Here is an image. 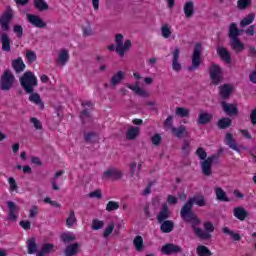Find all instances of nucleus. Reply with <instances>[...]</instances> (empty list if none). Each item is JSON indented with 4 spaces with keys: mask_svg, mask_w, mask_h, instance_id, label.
<instances>
[{
    "mask_svg": "<svg viewBox=\"0 0 256 256\" xmlns=\"http://www.w3.org/2000/svg\"><path fill=\"white\" fill-rule=\"evenodd\" d=\"M211 119H213V115L207 112H200L198 117V125H207V123L211 122Z\"/></svg>",
    "mask_w": 256,
    "mask_h": 256,
    "instance_id": "32",
    "label": "nucleus"
},
{
    "mask_svg": "<svg viewBox=\"0 0 256 256\" xmlns=\"http://www.w3.org/2000/svg\"><path fill=\"white\" fill-rule=\"evenodd\" d=\"M9 185H10V191H15L17 193V189L19 187L17 186V182L15 181V178L11 177L8 179Z\"/></svg>",
    "mask_w": 256,
    "mask_h": 256,
    "instance_id": "60",
    "label": "nucleus"
},
{
    "mask_svg": "<svg viewBox=\"0 0 256 256\" xmlns=\"http://www.w3.org/2000/svg\"><path fill=\"white\" fill-rule=\"evenodd\" d=\"M161 33H162V37H164V39H169V37H171V25L165 23L161 26Z\"/></svg>",
    "mask_w": 256,
    "mask_h": 256,
    "instance_id": "43",
    "label": "nucleus"
},
{
    "mask_svg": "<svg viewBox=\"0 0 256 256\" xmlns=\"http://www.w3.org/2000/svg\"><path fill=\"white\" fill-rule=\"evenodd\" d=\"M26 58L28 59V63H35V61H37V54L31 50H28L26 52Z\"/></svg>",
    "mask_w": 256,
    "mask_h": 256,
    "instance_id": "55",
    "label": "nucleus"
},
{
    "mask_svg": "<svg viewBox=\"0 0 256 256\" xmlns=\"http://www.w3.org/2000/svg\"><path fill=\"white\" fill-rule=\"evenodd\" d=\"M30 123H32L33 127L37 130V131H41V129H43V124L41 123V121L35 117L30 118Z\"/></svg>",
    "mask_w": 256,
    "mask_h": 256,
    "instance_id": "52",
    "label": "nucleus"
},
{
    "mask_svg": "<svg viewBox=\"0 0 256 256\" xmlns=\"http://www.w3.org/2000/svg\"><path fill=\"white\" fill-rule=\"evenodd\" d=\"M115 44H116V53H118L120 57H125V53H127V51H129V49H131L132 47L131 40L127 39L123 41L122 34H116Z\"/></svg>",
    "mask_w": 256,
    "mask_h": 256,
    "instance_id": "5",
    "label": "nucleus"
},
{
    "mask_svg": "<svg viewBox=\"0 0 256 256\" xmlns=\"http://www.w3.org/2000/svg\"><path fill=\"white\" fill-rule=\"evenodd\" d=\"M221 105L226 115H229L230 117H233V115H239V108L237 107L236 104L222 102Z\"/></svg>",
    "mask_w": 256,
    "mask_h": 256,
    "instance_id": "16",
    "label": "nucleus"
},
{
    "mask_svg": "<svg viewBox=\"0 0 256 256\" xmlns=\"http://www.w3.org/2000/svg\"><path fill=\"white\" fill-rule=\"evenodd\" d=\"M184 14L187 19H191L195 14V4L191 1L186 2L184 5Z\"/></svg>",
    "mask_w": 256,
    "mask_h": 256,
    "instance_id": "29",
    "label": "nucleus"
},
{
    "mask_svg": "<svg viewBox=\"0 0 256 256\" xmlns=\"http://www.w3.org/2000/svg\"><path fill=\"white\" fill-rule=\"evenodd\" d=\"M126 87L131 91H133L135 95H138V97H143V99H147L151 97V94L149 93V91H147L145 88H141V85L139 84V82H136L134 85L126 84Z\"/></svg>",
    "mask_w": 256,
    "mask_h": 256,
    "instance_id": "11",
    "label": "nucleus"
},
{
    "mask_svg": "<svg viewBox=\"0 0 256 256\" xmlns=\"http://www.w3.org/2000/svg\"><path fill=\"white\" fill-rule=\"evenodd\" d=\"M114 229H115V224L113 222L108 224V226L105 228V230L103 232L104 239H107V237H109V235H111V233H113Z\"/></svg>",
    "mask_w": 256,
    "mask_h": 256,
    "instance_id": "51",
    "label": "nucleus"
},
{
    "mask_svg": "<svg viewBox=\"0 0 256 256\" xmlns=\"http://www.w3.org/2000/svg\"><path fill=\"white\" fill-rule=\"evenodd\" d=\"M233 215L239 221H245L249 217V212L243 207H236L233 209Z\"/></svg>",
    "mask_w": 256,
    "mask_h": 256,
    "instance_id": "21",
    "label": "nucleus"
},
{
    "mask_svg": "<svg viewBox=\"0 0 256 256\" xmlns=\"http://www.w3.org/2000/svg\"><path fill=\"white\" fill-rule=\"evenodd\" d=\"M88 197H90V199H103V194L101 193V190H95L90 192Z\"/></svg>",
    "mask_w": 256,
    "mask_h": 256,
    "instance_id": "58",
    "label": "nucleus"
},
{
    "mask_svg": "<svg viewBox=\"0 0 256 256\" xmlns=\"http://www.w3.org/2000/svg\"><path fill=\"white\" fill-rule=\"evenodd\" d=\"M61 239L64 243H71V241H75L76 237L72 233H64L62 234Z\"/></svg>",
    "mask_w": 256,
    "mask_h": 256,
    "instance_id": "53",
    "label": "nucleus"
},
{
    "mask_svg": "<svg viewBox=\"0 0 256 256\" xmlns=\"http://www.w3.org/2000/svg\"><path fill=\"white\" fill-rule=\"evenodd\" d=\"M199 222V224L193 226V221H185V223H190L196 237H199V239H211V233L215 231V226H213V223L209 221L204 222L203 230L199 227V225H201V219H199Z\"/></svg>",
    "mask_w": 256,
    "mask_h": 256,
    "instance_id": "2",
    "label": "nucleus"
},
{
    "mask_svg": "<svg viewBox=\"0 0 256 256\" xmlns=\"http://www.w3.org/2000/svg\"><path fill=\"white\" fill-rule=\"evenodd\" d=\"M166 219H169V207L167 204L162 205V209L157 216L158 223H163Z\"/></svg>",
    "mask_w": 256,
    "mask_h": 256,
    "instance_id": "30",
    "label": "nucleus"
},
{
    "mask_svg": "<svg viewBox=\"0 0 256 256\" xmlns=\"http://www.w3.org/2000/svg\"><path fill=\"white\" fill-rule=\"evenodd\" d=\"M37 215H39V206L33 205L29 210V217L30 219H34V217H37Z\"/></svg>",
    "mask_w": 256,
    "mask_h": 256,
    "instance_id": "59",
    "label": "nucleus"
},
{
    "mask_svg": "<svg viewBox=\"0 0 256 256\" xmlns=\"http://www.w3.org/2000/svg\"><path fill=\"white\" fill-rule=\"evenodd\" d=\"M230 47L235 53H241L245 49V44L239 38H232L230 39Z\"/></svg>",
    "mask_w": 256,
    "mask_h": 256,
    "instance_id": "23",
    "label": "nucleus"
},
{
    "mask_svg": "<svg viewBox=\"0 0 256 256\" xmlns=\"http://www.w3.org/2000/svg\"><path fill=\"white\" fill-rule=\"evenodd\" d=\"M210 79L213 85H219L223 80V69L219 65L213 63L209 68Z\"/></svg>",
    "mask_w": 256,
    "mask_h": 256,
    "instance_id": "7",
    "label": "nucleus"
},
{
    "mask_svg": "<svg viewBox=\"0 0 256 256\" xmlns=\"http://www.w3.org/2000/svg\"><path fill=\"white\" fill-rule=\"evenodd\" d=\"M27 249L29 255H33V253H37V243L35 242V238H30L27 241Z\"/></svg>",
    "mask_w": 256,
    "mask_h": 256,
    "instance_id": "42",
    "label": "nucleus"
},
{
    "mask_svg": "<svg viewBox=\"0 0 256 256\" xmlns=\"http://www.w3.org/2000/svg\"><path fill=\"white\" fill-rule=\"evenodd\" d=\"M68 62H69V50L61 49L58 52V57L56 59V65L58 67H65V65H67Z\"/></svg>",
    "mask_w": 256,
    "mask_h": 256,
    "instance_id": "14",
    "label": "nucleus"
},
{
    "mask_svg": "<svg viewBox=\"0 0 256 256\" xmlns=\"http://www.w3.org/2000/svg\"><path fill=\"white\" fill-rule=\"evenodd\" d=\"M66 225L67 227H73L74 225H77V217L75 216L74 210H70L68 218L66 219Z\"/></svg>",
    "mask_w": 256,
    "mask_h": 256,
    "instance_id": "38",
    "label": "nucleus"
},
{
    "mask_svg": "<svg viewBox=\"0 0 256 256\" xmlns=\"http://www.w3.org/2000/svg\"><path fill=\"white\" fill-rule=\"evenodd\" d=\"M243 33V30H240L237 27V24L235 22L231 23L229 26V38L230 39H238L239 35Z\"/></svg>",
    "mask_w": 256,
    "mask_h": 256,
    "instance_id": "27",
    "label": "nucleus"
},
{
    "mask_svg": "<svg viewBox=\"0 0 256 256\" xmlns=\"http://www.w3.org/2000/svg\"><path fill=\"white\" fill-rule=\"evenodd\" d=\"M161 141H162L161 134H155L151 138L152 145H155V147H159L161 145Z\"/></svg>",
    "mask_w": 256,
    "mask_h": 256,
    "instance_id": "57",
    "label": "nucleus"
},
{
    "mask_svg": "<svg viewBox=\"0 0 256 256\" xmlns=\"http://www.w3.org/2000/svg\"><path fill=\"white\" fill-rule=\"evenodd\" d=\"M20 226L22 229H25L26 231L31 229V222L29 221H20Z\"/></svg>",
    "mask_w": 256,
    "mask_h": 256,
    "instance_id": "64",
    "label": "nucleus"
},
{
    "mask_svg": "<svg viewBox=\"0 0 256 256\" xmlns=\"http://www.w3.org/2000/svg\"><path fill=\"white\" fill-rule=\"evenodd\" d=\"M20 85L26 93H33L38 85L37 76L31 71L25 72L20 78Z\"/></svg>",
    "mask_w": 256,
    "mask_h": 256,
    "instance_id": "3",
    "label": "nucleus"
},
{
    "mask_svg": "<svg viewBox=\"0 0 256 256\" xmlns=\"http://www.w3.org/2000/svg\"><path fill=\"white\" fill-rule=\"evenodd\" d=\"M217 53H218L219 57H221V59L223 61H225V63H231V54L229 53L228 50H226V48L218 47Z\"/></svg>",
    "mask_w": 256,
    "mask_h": 256,
    "instance_id": "31",
    "label": "nucleus"
},
{
    "mask_svg": "<svg viewBox=\"0 0 256 256\" xmlns=\"http://www.w3.org/2000/svg\"><path fill=\"white\" fill-rule=\"evenodd\" d=\"M172 135L174 137H177L178 139H183V137H189V132L187 131V127L181 125L178 128H172L171 131Z\"/></svg>",
    "mask_w": 256,
    "mask_h": 256,
    "instance_id": "20",
    "label": "nucleus"
},
{
    "mask_svg": "<svg viewBox=\"0 0 256 256\" xmlns=\"http://www.w3.org/2000/svg\"><path fill=\"white\" fill-rule=\"evenodd\" d=\"M26 19L30 25L37 27L38 29H45L47 27V23L43 21L38 15L35 14H27Z\"/></svg>",
    "mask_w": 256,
    "mask_h": 256,
    "instance_id": "12",
    "label": "nucleus"
},
{
    "mask_svg": "<svg viewBox=\"0 0 256 256\" xmlns=\"http://www.w3.org/2000/svg\"><path fill=\"white\" fill-rule=\"evenodd\" d=\"M237 7L240 11H245L247 7H251V0H238Z\"/></svg>",
    "mask_w": 256,
    "mask_h": 256,
    "instance_id": "45",
    "label": "nucleus"
},
{
    "mask_svg": "<svg viewBox=\"0 0 256 256\" xmlns=\"http://www.w3.org/2000/svg\"><path fill=\"white\" fill-rule=\"evenodd\" d=\"M34 7L38 11H47L49 9V4L45 0H34Z\"/></svg>",
    "mask_w": 256,
    "mask_h": 256,
    "instance_id": "40",
    "label": "nucleus"
},
{
    "mask_svg": "<svg viewBox=\"0 0 256 256\" xmlns=\"http://www.w3.org/2000/svg\"><path fill=\"white\" fill-rule=\"evenodd\" d=\"M223 233H225V235H229V237H231V239L233 241H241V235H239V233H236L235 231L229 229L228 227H224L222 229Z\"/></svg>",
    "mask_w": 256,
    "mask_h": 256,
    "instance_id": "36",
    "label": "nucleus"
},
{
    "mask_svg": "<svg viewBox=\"0 0 256 256\" xmlns=\"http://www.w3.org/2000/svg\"><path fill=\"white\" fill-rule=\"evenodd\" d=\"M215 194H216V199H218V201H225V202L229 201V198H227V193H225V191L222 188L216 187Z\"/></svg>",
    "mask_w": 256,
    "mask_h": 256,
    "instance_id": "37",
    "label": "nucleus"
},
{
    "mask_svg": "<svg viewBox=\"0 0 256 256\" xmlns=\"http://www.w3.org/2000/svg\"><path fill=\"white\" fill-rule=\"evenodd\" d=\"M193 205H198V207H205V205H207L205 196L195 195L188 198L187 202L182 206L180 210V217H182L183 221H192L193 227H195V225H199L200 222L199 217H197L195 212H193Z\"/></svg>",
    "mask_w": 256,
    "mask_h": 256,
    "instance_id": "1",
    "label": "nucleus"
},
{
    "mask_svg": "<svg viewBox=\"0 0 256 256\" xmlns=\"http://www.w3.org/2000/svg\"><path fill=\"white\" fill-rule=\"evenodd\" d=\"M201 53H203V45L196 43L192 54V65L188 67V71H195L201 65Z\"/></svg>",
    "mask_w": 256,
    "mask_h": 256,
    "instance_id": "6",
    "label": "nucleus"
},
{
    "mask_svg": "<svg viewBox=\"0 0 256 256\" xmlns=\"http://www.w3.org/2000/svg\"><path fill=\"white\" fill-rule=\"evenodd\" d=\"M29 101H31V103H34L35 105H38L40 109H45V104H43V100H41V95H39V93H30Z\"/></svg>",
    "mask_w": 256,
    "mask_h": 256,
    "instance_id": "28",
    "label": "nucleus"
},
{
    "mask_svg": "<svg viewBox=\"0 0 256 256\" xmlns=\"http://www.w3.org/2000/svg\"><path fill=\"white\" fill-rule=\"evenodd\" d=\"M105 227V222L99 220V219H94L92 221V229L94 231H99V229H103Z\"/></svg>",
    "mask_w": 256,
    "mask_h": 256,
    "instance_id": "48",
    "label": "nucleus"
},
{
    "mask_svg": "<svg viewBox=\"0 0 256 256\" xmlns=\"http://www.w3.org/2000/svg\"><path fill=\"white\" fill-rule=\"evenodd\" d=\"M119 209V203L115 201H109L106 205V211L111 213V211H117Z\"/></svg>",
    "mask_w": 256,
    "mask_h": 256,
    "instance_id": "50",
    "label": "nucleus"
},
{
    "mask_svg": "<svg viewBox=\"0 0 256 256\" xmlns=\"http://www.w3.org/2000/svg\"><path fill=\"white\" fill-rule=\"evenodd\" d=\"M12 69H14L15 73H23L25 71V63L23 62V58L19 57L13 60Z\"/></svg>",
    "mask_w": 256,
    "mask_h": 256,
    "instance_id": "26",
    "label": "nucleus"
},
{
    "mask_svg": "<svg viewBox=\"0 0 256 256\" xmlns=\"http://www.w3.org/2000/svg\"><path fill=\"white\" fill-rule=\"evenodd\" d=\"M225 143H226V145H228V147H230V149H233V151H237V153L241 152V149L239 148L237 141H235L233 134H231V133L226 134Z\"/></svg>",
    "mask_w": 256,
    "mask_h": 256,
    "instance_id": "19",
    "label": "nucleus"
},
{
    "mask_svg": "<svg viewBox=\"0 0 256 256\" xmlns=\"http://www.w3.org/2000/svg\"><path fill=\"white\" fill-rule=\"evenodd\" d=\"M167 202L169 203V205H177V203L179 202V198L173 195H168Z\"/></svg>",
    "mask_w": 256,
    "mask_h": 256,
    "instance_id": "63",
    "label": "nucleus"
},
{
    "mask_svg": "<svg viewBox=\"0 0 256 256\" xmlns=\"http://www.w3.org/2000/svg\"><path fill=\"white\" fill-rule=\"evenodd\" d=\"M42 251L46 255L49 254V253H53V251H55V245H53V244H44L42 246Z\"/></svg>",
    "mask_w": 256,
    "mask_h": 256,
    "instance_id": "56",
    "label": "nucleus"
},
{
    "mask_svg": "<svg viewBox=\"0 0 256 256\" xmlns=\"http://www.w3.org/2000/svg\"><path fill=\"white\" fill-rule=\"evenodd\" d=\"M13 32L17 35L18 39H21L23 37V26L19 24L14 25Z\"/></svg>",
    "mask_w": 256,
    "mask_h": 256,
    "instance_id": "54",
    "label": "nucleus"
},
{
    "mask_svg": "<svg viewBox=\"0 0 256 256\" xmlns=\"http://www.w3.org/2000/svg\"><path fill=\"white\" fill-rule=\"evenodd\" d=\"M14 13L11 7H8L0 18V25L3 31H9V24L13 19Z\"/></svg>",
    "mask_w": 256,
    "mask_h": 256,
    "instance_id": "9",
    "label": "nucleus"
},
{
    "mask_svg": "<svg viewBox=\"0 0 256 256\" xmlns=\"http://www.w3.org/2000/svg\"><path fill=\"white\" fill-rule=\"evenodd\" d=\"M78 252H79V243L70 244L65 249L66 256L77 255Z\"/></svg>",
    "mask_w": 256,
    "mask_h": 256,
    "instance_id": "34",
    "label": "nucleus"
},
{
    "mask_svg": "<svg viewBox=\"0 0 256 256\" xmlns=\"http://www.w3.org/2000/svg\"><path fill=\"white\" fill-rule=\"evenodd\" d=\"M196 155H198V157L200 159H202L203 161H205V159H207V152L203 148H198L196 150Z\"/></svg>",
    "mask_w": 256,
    "mask_h": 256,
    "instance_id": "61",
    "label": "nucleus"
},
{
    "mask_svg": "<svg viewBox=\"0 0 256 256\" xmlns=\"http://www.w3.org/2000/svg\"><path fill=\"white\" fill-rule=\"evenodd\" d=\"M181 53V50L179 48H175L172 52V69L176 73H179L183 67L181 66V63H179V55Z\"/></svg>",
    "mask_w": 256,
    "mask_h": 256,
    "instance_id": "15",
    "label": "nucleus"
},
{
    "mask_svg": "<svg viewBox=\"0 0 256 256\" xmlns=\"http://www.w3.org/2000/svg\"><path fill=\"white\" fill-rule=\"evenodd\" d=\"M219 129H227V127H231V120L229 118H222L218 122Z\"/></svg>",
    "mask_w": 256,
    "mask_h": 256,
    "instance_id": "47",
    "label": "nucleus"
},
{
    "mask_svg": "<svg viewBox=\"0 0 256 256\" xmlns=\"http://www.w3.org/2000/svg\"><path fill=\"white\" fill-rule=\"evenodd\" d=\"M231 91H233V86L229 84H224L220 87V95L223 97V99L229 98V95H231Z\"/></svg>",
    "mask_w": 256,
    "mask_h": 256,
    "instance_id": "35",
    "label": "nucleus"
},
{
    "mask_svg": "<svg viewBox=\"0 0 256 256\" xmlns=\"http://www.w3.org/2000/svg\"><path fill=\"white\" fill-rule=\"evenodd\" d=\"M183 250L181 249L180 246H177L175 244H165L162 249L161 252L163 253V255H173L175 253H181Z\"/></svg>",
    "mask_w": 256,
    "mask_h": 256,
    "instance_id": "17",
    "label": "nucleus"
},
{
    "mask_svg": "<svg viewBox=\"0 0 256 256\" xmlns=\"http://www.w3.org/2000/svg\"><path fill=\"white\" fill-rule=\"evenodd\" d=\"M15 85V75L11 70H6L0 77V90L9 91Z\"/></svg>",
    "mask_w": 256,
    "mask_h": 256,
    "instance_id": "4",
    "label": "nucleus"
},
{
    "mask_svg": "<svg viewBox=\"0 0 256 256\" xmlns=\"http://www.w3.org/2000/svg\"><path fill=\"white\" fill-rule=\"evenodd\" d=\"M182 151L187 155L189 154V151H191V144L189 141L184 140L183 145H182Z\"/></svg>",
    "mask_w": 256,
    "mask_h": 256,
    "instance_id": "62",
    "label": "nucleus"
},
{
    "mask_svg": "<svg viewBox=\"0 0 256 256\" xmlns=\"http://www.w3.org/2000/svg\"><path fill=\"white\" fill-rule=\"evenodd\" d=\"M133 245L136 249V251L141 252L143 249H145V245L143 244V237L136 236L133 240Z\"/></svg>",
    "mask_w": 256,
    "mask_h": 256,
    "instance_id": "39",
    "label": "nucleus"
},
{
    "mask_svg": "<svg viewBox=\"0 0 256 256\" xmlns=\"http://www.w3.org/2000/svg\"><path fill=\"white\" fill-rule=\"evenodd\" d=\"M164 129H166V131H173V129H175L173 126V116H168L164 121Z\"/></svg>",
    "mask_w": 256,
    "mask_h": 256,
    "instance_id": "46",
    "label": "nucleus"
},
{
    "mask_svg": "<svg viewBox=\"0 0 256 256\" xmlns=\"http://www.w3.org/2000/svg\"><path fill=\"white\" fill-rule=\"evenodd\" d=\"M130 175L131 177H136L139 179V173L141 172V169H143V161H140L137 165V162H131L130 165Z\"/></svg>",
    "mask_w": 256,
    "mask_h": 256,
    "instance_id": "24",
    "label": "nucleus"
},
{
    "mask_svg": "<svg viewBox=\"0 0 256 256\" xmlns=\"http://www.w3.org/2000/svg\"><path fill=\"white\" fill-rule=\"evenodd\" d=\"M140 133L141 129L139 127L131 126L126 132V139H128V141H135V139L139 137Z\"/></svg>",
    "mask_w": 256,
    "mask_h": 256,
    "instance_id": "22",
    "label": "nucleus"
},
{
    "mask_svg": "<svg viewBox=\"0 0 256 256\" xmlns=\"http://www.w3.org/2000/svg\"><path fill=\"white\" fill-rule=\"evenodd\" d=\"M255 21V13L248 14L244 19L240 22V27H247V25H251Z\"/></svg>",
    "mask_w": 256,
    "mask_h": 256,
    "instance_id": "41",
    "label": "nucleus"
},
{
    "mask_svg": "<svg viewBox=\"0 0 256 256\" xmlns=\"http://www.w3.org/2000/svg\"><path fill=\"white\" fill-rule=\"evenodd\" d=\"M125 80V72L118 71L116 72L110 79V87L111 89H115L117 85H120L121 82Z\"/></svg>",
    "mask_w": 256,
    "mask_h": 256,
    "instance_id": "18",
    "label": "nucleus"
},
{
    "mask_svg": "<svg viewBox=\"0 0 256 256\" xmlns=\"http://www.w3.org/2000/svg\"><path fill=\"white\" fill-rule=\"evenodd\" d=\"M8 207V220L15 222L17 221V218L19 217V206L15 204L13 201L7 202Z\"/></svg>",
    "mask_w": 256,
    "mask_h": 256,
    "instance_id": "13",
    "label": "nucleus"
},
{
    "mask_svg": "<svg viewBox=\"0 0 256 256\" xmlns=\"http://www.w3.org/2000/svg\"><path fill=\"white\" fill-rule=\"evenodd\" d=\"M0 42L2 43V51L9 53L11 51V38L7 33H2L0 36Z\"/></svg>",
    "mask_w": 256,
    "mask_h": 256,
    "instance_id": "25",
    "label": "nucleus"
},
{
    "mask_svg": "<svg viewBox=\"0 0 256 256\" xmlns=\"http://www.w3.org/2000/svg\"><path fill=\"white\" fill-rule=\"evenodd\" d=\"M176 115L178 117H189V109L185 107H178L176 108Z\"/></svg>",
    "mask_w": 256,
    "mask_h": 256,
    "instance_id": "49",
    "label": "nucleus"
},
{
    "mask_svg": "<svg viewBox=\"0 0 256 256\" xmlns=\"http://www.w3.org/2000/svg\"><path fill=\"white\" fill-rule=\"evenodd\" d=\"M173 229H175V224L173 223V221L170 220L163 221L160 226V230L162 231V233H171Z\"/></svg>",
    "mask_w": 256,
    "mask_h": 256,
    "instance_id": "33",
    "label": "nucleus"
},
{
    "mask_svg": "<svg viewBox=\"0 0 256 256\" xmlns=\"http://www.w3.org/2000/svg\"><path fill=\"white\" fill-rule=\"evenodd\" d=\"M216 159H219V156L212 155L201 162V169L203 175L206 177H210L212 175L213 171L211 170V167L213 166V161H216Z\"/></svg>",
    "mask_w": 256,
    "mask_h": 256,
    "instance_id": "8",
    "label": "nucleus"
},
{
    "mask_svg": "<svg viewBox=\"0 0 256 256\" xmlns=\"http://www.w3.org/2000/svg\"><path fill=\"white\" fill-rule=\"evenodd\" d=\"M102 179L111 181H119V179H123V172L117 168H109L104 171L102 175Z\"/></svg>",
    "mask_w": 256,
    "mask_h": 256,
    "instance_id": "10",
    "label": "nucleus"
},
{
    "mask_svg": "<svg viewBox=\"0 0 256 256\" xmlns=\"http://www.w3.org/2000/svg\"><path fill=\"white\" fill-rule=\"evenodd\" d=\"M196 251L198 256H211V251L206 246H198Z\"/></svg>",
    "mask_w": 256,
    "mask_h": 256,
    "instance_id": "44",
    "label": "nucleus"
}]
</instances>
